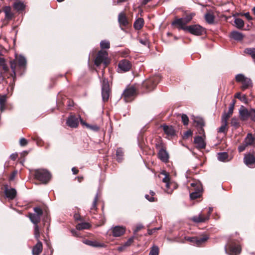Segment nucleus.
<instances>
[{"label": "nucleus", "mask_w": 255, "mask_h": 255, "mask_svg": "<svg viewBox=\"0 0 255 255\" xmlns=\"http://www.w3.org/2000/svg\"><path fill=\"white\" fill-rule=\"evenodd\" d=\"M235 103H236V100H233L232 101V103H231L230 105V107H229L228 113L225 112L223 114L222 117V120L228 122L229 119L233 115Z\"/></svg>", "instance_id": "nucleus-22"}, {"label": "nucleus", "mask_w": 255, "mask_h": 255, "mask_svg": "<svg viewBox=\"0 0 255 255\" xmlns=\"http://www.w3.org/2000/svg\"><path fill=\"white\" fill-rule=\"evenodd\" d=\"M111 93V90L108 80L104 78L102 85V95L103 102H106L108 101Z\"/></svg>", "instance_id": "nucleus-13"}, {"label": "nucleus", "mask_w": 255, "mask_h": 255, "mask_svg": "<svg viewBox=\"0 0 255 255\" xmlns=\"http://www.w3.org/2000/svg\"><path fill=\"white\" fill-rule=\"evenodd\" d=\"M138 93V88L135 85H128L124 91L122 98L127 103L131 102L134 100Z\"/></svg>", "instance_id": "nucleus-5"}, {"label": "nucleus", "mask_w": 255, "mask_h": 255, "mask_svg": "<svg viewBox=\"0 0 255 255\" xmlns=\"http://www.w3.org/2000/svg\"><path fill=\"white\" fill-rule=\"evenodd\" d=\"M0 67H1L3 70V72L0 73V83L2 82H5L7 83L5 74L8 73L9 69L6 63V60L4 58L0 57Z\"/></svg>", "instance_id": "nucleus-15"}, {"label": "nucleus", "mask_w": 255, "mask_h": 255, "mask_svg": "<svg viewBox=\"0 0 255 255\" xmlns=\"http://www.w3.org/2000/svg\"><path fill=\"white\" fill-rule=\"evenodd\" d=\"M74 219L76 221H82L83 219L80 215L78 214H75L74 215Z\"/></svg>", "instance_id": "nucleus-64"}, {"label": "nucleus", "mask_w": 255, "mask_h": 255, "mask_svg": "<svg viewBox=\"0 0 255 255\" xmlns=\"http://www.w3.org/2000/svg\"><path fill=\"white\" fill-rule=\"evenodd\" d=\"M91 227V225L87 222H83L79 223L76 226L77 230H82L85 229H89Z\"/></svg>", "instance_id": "nucleus-36"}, {"label": "nucleus", "mask_w": 255, "mask_h": 255, "mask_svg": "<svg viewBox=\"0 0 255 255\" xmlns=\"http://www.w3.org/2000/svg\"><path fill=\"white\" fill-rule=\"evenodd\" d=\"M250 110H248L244 106H241L239 109L240 119L242 121H247L250 118Z\"/></svg>", "instance_id": "nucleus-18"}, {"label": "nucleus", "mask_w": 255, "mask_h": 255, "mask_svg": "<svg viewBox=\"0 0 255 255\" xmlns=\"http://www.w3.org/2000/svg\"><path fill=\"white\" fill-rule=\"evenodd\" d=\"M206 21L209 24H213L215 21V15L212 12H208L204 16Z\"/></svg>", "instance_id": "nucleus-31"}, {"label": "nucleus", "mask_w": 255, "mask_h": 255, "mask_svg": "<svg viewBox=\"0 0 255 255\" xmlns=\"http://www.w3.org/2000/svg\"><path fill=\"white\" fill-rule=\"evenodd\" d=\"M161 80L159 75H155L145 80L142 83L141 88L146 92L153 91Z\"/></svg>", "instance_id": "nucleus-3"}, {"label": "nucleus", "mask_w": 255, "mask_h": 255, "mask_svg": "<svg viewBox=\"0 0 255 255\" xmlns=\"http://www.w3.org/2000/svg\"><path fill=\"white\" fill-rule=\"evenodd\" d=\"M203 127H198V131L200 134L202 135V136L205 137V130L203 128Z\"/></svg>", "instance_id": "nucleus-59"}, {"label": "nucleus", "mask_w": 255, "mask_h": 255, "mask_svg": "<svg viewBox=\"0 0 255 255\" xmlns=\"http://www.w3.org/2000/svg\"><path fill=\"white\" fill-rule=\"evenodd\" d=\"M244 53L250 56L253 60H255V48H247L245 49Z\"/></svg>", "instance_id": "nucleus-38"}, {"label": "nucleus", "mask_w": 255, "mask_h": 255, "mask_svg": "<svg viewBox=\"0 0 255 255\" xmlns=\"http://www.w3.org/2000/svg\"><path fill=\"white\" fill-rule=\"evenodd\" d=\"M144 23V21L142 18H138L133 23V27L136 30L141 29Z\"/></svg>", "instance_id": "nucleus-32"}, {"label": "nucleus", "mask_w": 255, "mask_h": 255, "mask_svg": "<svg viewBox=\"0 0 255 255\" xmlns=\"http://www.w3.org/2000/svg\"><path fill=\"white\" fill-rule=\"evenodd\" d=\"M234 23L235 24L236 26L238 29H242L245 25L244 20L242 19L239 18H235Z\"/></svg>", "instance_id": "nucleus-41"}, {"label": "nucleus", "mask_w": 255, "mask_h": 255, "mask_svg": "<svg viewBox=\"0 0 255 255\" xmlns=\"http://www.w3.org/2000/svg\"><path fill=\"white\" fill-rule=\"evenodd\" d=\"M126 232V228L123 226H117L113 228V236L115 237H121Z\"/></svg>", "instance_id": "nucleus-23"}, {"label": "nucleus", "mask_w": 255, "mask_h": 255, "mask_svg": "<svg viewBox=\"0 0 255 255\" xmlns=\"http://www.w3.org/2000/svg\"><path fill=\"white\" fill-rule=\"evenodd\" d=\"M194 143L196 144L198 149H204L206 147V143L202 136H197L194 138Z\"/></svg>", "instance_id": "nucleus-24"}, {"label": "nucleus", "mask_w": 255, "mask_h": 255, "mask_svg": "<svg viewBox=\"0 0 255 255\" xmlns=\"http://www.w3.org/2000/svg\"><path fill=\"white\" fill-rule=\"evenodd\" d=\"M10 20L11 19H8L5 17L2 20V24L1 27L6 25Z\"/></svg>", "instance_id": "nucleus-62"}, {"label": "nucleus", "mask_w": 255, "mask_h": 255, "mask_svg": "<svg viewBox=\"0 0 255 255\" xmlns=\"http://www.w3.org/2000/svg\"><path fill=\"white\" fill-rule=\"evenodd\" d=\"M3 11L5 13V17L8 19H12L14 14L11 11V8L9 6H5L3 7Z\"/></svg>", "instance_id": "nucleus-29"}, {"label": "nucleus", "mask_w": 255, "mask_h": 255, "mask_svg": "<svg viewBox=\"0 0 255 255\" xmlns=\"http://www.w3.org/2000/svg\"><path fill=\"white\" fill-rule=\"evenodd\" d=\"M34 178L42 184H47L50 181L51 176L50 172L44 169L34 170Z\"/></svg>", "instance_id": "nucleus-6"}, {"label": "nucleus", "mask_w": 255, "mask_h": 255, "mask_svg": "<svg viewBox=\"0 0 255 255\" xmlns=\"http://www.w3.org/2000/svg\"><path fill=\"white\" fill-rule=\"evenodd\" d=\"M240 100L246 104H248L249 103L248 99L247 98L246 95H242Z\"/></svg>", "instance_id": "nucleus-57"}, {"label": "nucleus", "mask_w": 255, "mask_h": 255, "mask_svg": "<svg viewBox=\"0 0 255 255\" xmlns=\"http://www.w3.org/2000/svg\"><path fill=\"white\" fill-rule=\"evenodd\" d=\"M231 125L232 126L236 128H237L240 127V123L238 118L233 117L231 121Z\"/></svg>", "instance_id": "nucleus-44"}, {"label": "nucleus", "mask_w": 255, "mask_h": 255, "mask_svg": "<svg viewBox=\"0 0 255 255\" xmlns=\"http://www.w3.org/2000/svg\"><path fill=\"white\" fill-rule=\"evenodd\" d=\"M194 123L196 124V127H202L205 126V122L202 118H197L194 120Z\"/></svg>", "instance_id": "nucleus-45"}, {"label": "nucleus", "mask_w": 255, "mask_h": 255, "mask_svg": "<svg viewBox=\"0 0 255 255\" xmlns=\"http://www.w3.org/2000/svg\"><path fill=\"white\" fill-rule=\"evenodd\" d=\"M86 127L93 129L94 131H98L99 129V127L97 125L91 126L89 124H86Z\"/></svg>", "instance_id": "nucleus-58"}, {"label": "nucleus", "mask_w": 255, "mask_h": 255, "mask_svg": "<svg viewBox=\"0 0 255 255\" xmlns=\"http://www.w3.org/2000/svg\"><path fill=\"white\" fill-rule=\"evenodd\" d=\"M183 30L196 36L202 35L206 33V29L199 24L188 25Z\"/></svg>", "instance_id": "nucleus-11"}, {"label": "nucleus", "mask_w": 255, "mask_h": 255, "mask_svg": "<svg viewBox=\"0 0 255 255\" xmlns=\"http://www.w3.org/2000/svg\"><path fill=\"white\" fill-rule=\"evenodd\" d=\"M108 53L105 50H100L95 59L94 64L97 66H99L102 63L104 64V68H105L109 64L108 60Z\"/></svg>", "instance_id": "nucleus-9"}, {"label": "nucleus", "mask_w": 255, "mask_h": 255, "mask_svg": "<svg viewBox=\"0 0 255 255\" xmlns=\"http://www.w3.org/2000/svg\"><path fill=\"white\" fill-rule=\"evenodd\" d=\"M212 212L213 208H209L207 213H205V211H203L198 216L192 217L191 218V220L196 223L205 222L209 219L210 215Z\"/></svg>", "instance_id": "nucleus-10"}, {"label": "nucleus", "mask_w": 255, "mask_h": 255, "mask_svg": "<svg viewBox=\"0 0 255 255\" xmlns=\"http://www.w3.org/2000/svg\"><path fill=\"white\" fill-rule=\"evenodd\" d=\"M230 36L234 39L237 41L242 40L244 37V35L237 31H233L230 34Z\"/></svg>", "instance_id": "nucleus-33"}, {"label": "nucleus", "mask_w": 255, "mask_h": 255, "mask_svg": "<svg viewBox=\"0 0 255 255\" xmlns=\"http://www.w3.org/2000/svg\"><path fill=\"white\" fill-rule=\"evenodd\" d=\"M242 251V248L239 244V241L233 239H230L228 244L225 246L226 253L230 255H238Z\"/></svg>", "instance_id": "nucleus-4"}, {"label": "nucleus", "mask_w": 255, "mask_h": 255, "mask_svg": "<svg viewBox=\"0 0 255 255\" xmlns=\"http://www.w3.org/2000/svg\"><path fill=\"white\" fill-rule=\"evenodd\" d=\"M250 118L255 122V109H251L250 110Z\"/></svg>", "instance_id": "nucleus-53"}, {"label": "nucleus", "mask_w": 255, "mask_h": 255, "mask_svg": "<svg viewBox=\"0 0 255 255\" xmlns=\"http://www.w3.org/2000/svg\"><path fill=\"white\" fill-rule=\"evenodd\" d=\"M222 125L218 128L219 132L226 133L228 131V122L222 120Z\"/></svg>", "instance_id": "nucleus-39"}, {"label": "nucleus", "mask_w": 255, "mask_h": 255, "mask_svg": "<svg viewBox=\"0 0 255 255\" xmlns=\"http://www.w3.org/2000/svg\"><path fill=\"white\" fill-rule=\"evenodd\" d=\"M6 101V96L2 95L0 96V111L2 112L6 108L5 103Z\"/></svg>", "instance_id": "nucleus-37"}, {"label": "nucleus", "mask_w": 255, "mask_h": 255, "mask_svg": "<svg viewBox=\"0 0 255 255\" xmlns=\"http://www.w3.org/2000/svg\"><path fill=\"white\" fill-rule=\"evenodd\" d=\"M79 118H80V117H77L75 115H71L68 118L66 124L71 128H77L79 125Z\"/></svg>", "instance_id": "nucleus-20"}, {"label": "nucleus", "mask_w": 255, "mask_h": 255, "mask_svg": "<svg viewBox=\"0 0 255 255\" xmlns=\"http://www.w3.org/2000/svg\"><path fill=\"white\" fill-rule=\"evenodd\" d=\"M13 8L17 11H22L24 9L25 5L20 1H16L13 3Z\"/></svg>", "instance_id": "nucleus-40"}, {"label": "nucleus", "mask_w": 255, "mask_h": 255, "mask_svg": "<svg viewBox=\"0 0 255 255\" xmlns=\"http://www.w3.org/2000/svg\"><path fill=\"white\" fill-rule=\"evenodd\" d=\"M143 228V227L142 226H138L136 227V228L134 230V231H133V234H134V236H136V233L138 232L139 231H140L142 228Z\"/></svg>", "instance_id": "nucleus-63"}, {"label": "nucleus", "mask_w": 255, "mask_h": 255, "mask_svg": "<svg viewBox=\"0 0 255 255\" xmlns=\"http://www.w3.org/2000/svg\"><path fill=\"white\" fill-rule=\"evenodd\" d=\"M182 122L183 125L186 126L189 123V118L188 116L185 114L181 115Z\"/></svg>", "instance_id": "nucleus-50"}, {"label": "nucleus", "mask_w": 255, "mask_h": 255, "mask_svg": "<svg viewBox=\"0 0 255 255\" xmlns=\"http://www.w3.org/2000/svg\"><path fill=\"white\" fill-rule=\"evenodd\" d=\"M244 162L248 166L250 167H255V156L251 153L246 154L244 157Z\"/></svg>", "instance_id": "nucleus-21"}, {"label": "nucleus", "mask_w": 255, "mask_h": 255, "mask_svg": "<svg viewBox=\"0 0 255 255\" xmlns=\"http://www.w3.org/2000/svg\"><path fill=\"white\" fill-rule=\"evenodd\" d=\"M132 67L131 63L127 59H123L119 61L118 67L121 72H126L130 70Z\"/></svg>", "instance_id": "nucleus-17"}, {"label": "nucleus", "mask_w": 255, "mask_h": 255, "mask_svg": "<svg viewBox=\"0 0 255 255\" xmlns=\"http://www.w3.org/2000/svg\"><path fill=\"white\" fill-rule=\"evenodd\" d=\"M193 132L191 130H188L184 132L183 135L184 139H187L189 137L192 135Z\"/></svg>", "instance_id": "nucleus-54"}, {"label": "nucleus", "mask_w": 255, "mask_h": 255, "mask_svg": "<svg viewBox=\"0 0 255 255\" xmlns=\"http://www.w3.org/2000/svg\"><path fill=\"white\" fill-rule=\"evenodd\" d=\"M19 143L21 146H24L27 144L28 141H27V139H26L25 138H21L20 139Z\"/></svg>", "instance_id": "nucleus-56"}, {"label": "nucleus", "mask_w": 255, "mask_h": 255, "mask_svg": "<svg viewBox=\"0 0 255 255\" xmlns=\"http://www.w3.org/2000/svg\"><path fill=\"white\" fill-rule=\"evenodd\" d=\"M240 15L242 16H245L246 18L249 20H253V17L250 15V12H248L246 13H240Z\"/></svg>", "instance_id": "nucleus-52"}, {"label": "nucleus", "mask_w": 255, "mask_h": 255, "mask_svg": "<svg viewBox=\"0 0 255 255\" xmlns=\"http://www.w3.org/2000/svg\"><path fill=\"white\" fill-rule=\"evenodd\" d=\"M208 239L209 237L206 235H201L198 237L186 238L187 241L197 246L202 245L203 244L205 243Z\"/></svg>", "instance_id": "nucleus-14"}, {"label": "nucleus", "mask_w": 255, "mask_h": 255, "mask_svg": "<svg viewBox=\"0 0 255 255\" xmlns=\"http://www.w3.org/2000/svg\"><path fill=\"white\" fill-rule=\"evenodd\" d=\"M17 174V171L16 170H14L13 171H12L9 176V181H13L14 179Z\"/></svg>", "instance_id": "nucleus-55"}, {"label": "nucleus", "mask_w": 255, "mask_h": 255, "mask_svg": "<svg viewBox=\"0 0 255 255\" xmlns=\"http://www.w3.org/2000/svg\"><path fill=\"white\" fill-rule=\"evenodd\" d=\"M145 197L150 202H154L157 200L154 197H151L149 195H145Z\"/></svg>", "instance_id": "nucleus-60"}, {"label": "nucleus", "mask_w": 255, "mask_h": 255, "mask_svg": "<svg viewBox=\"0 0 255 255\" xmlns=\"http://www.w3.org/2000/svg\"><path fill=\"white\" fill-rule=\"evenodd\" d=\"M185 16L182 18H178L175 17L174 20L171 22V26L174 28H177L178 30H184L187 25L193 19V17L195 15V13H187L185 12L184 14Z\"/></svg>", "instance_id": "nucleus-2"}, {"label": "nucleus", "mask_w": 255, "mask_h": 255, "mask_svg": "<svg viewBox=\"0 0 255 255\" xmlns=\"http://www.w3.org/2000/svg\"><path fill=\"white\" fill-rule=\"evenodd\" d=\"M99 200L98 195L96 194L95 196L93 202L92 203V206L90 208V212L91 214H96L98 210V208L97 207V202Z\"/></svg>", "instance_id": "nucleus-30"}, {"label": "nucleus", "mask_w": 255, "mask_h": 255, "mask_svg": "<svg viewBox=\"0 0 255 255\" xmlns=\"http://www.w3.org/2000/svg\"><path fill=\"white\" fill-rule=\"evenodd\" d=\"M9 64L11 70V72L9 73L7 78L10 77L12 78V82L9 85L13 86L15 84L16 80V73L21 75L26 70V60L24 56L22 55H16L14 59H10Z\"/></svg>", "instance_id": "nucleus-1"}, {"label": "nucleus", "mask_w": 255, "mask_h": 255, "mask_svg": "<svg viewBox=\"0 0 255 255\" xmlns=\"http://www.w3.org/2000/svg\"><path fill=\"white\" fill-rule=\"evenodd\" d=\"M135 239H137V236H133L132 237L130 238L124 244V247H129L130 246L132 243L133 242V240Z\"/></svg>", "instance_id": "nucleus-48"}, {"label": "nucleus", "mask_w": 255, "mask_h": 255, "mask_svg": "<svg viewBox=\"0 0 255 255\" xmlns=\"http://www.w3.org/2000/svg\"><path fill=\"white\" fill-rule=\"evenodd\" d=\"M191 188L190 189V197L192 200L198 199L202 196L203 188L200 182L195 181L191 183Z\"/></svg>", "instance_id": "nucleus-7"}, {"label": "nucleus", "mask_w": 255, "mask_h": 255, "mask_svg": "<svg viewBox=\"0 0 255 255\" xmlns=\"http://www.w3.org/2000/svg\"><path fill=\"white\" fill-rule=\"evenodd\" d=\"M110 46V43L109 41L102 40L100 42V47L102 49H109Z\"/></svg>", "instance_id": "nucleus-46"}, {"label": "nucleus", "mask_w": 255, "mask_h": 255, "mask_svg": "<svg viewBox=\"0 0 255 255\" xmlns=\"http://www.w3.org/2000/svg\"><path fill=\"white\" fill-rule=\"evenodd\" d=\"M118 21L122 29H124L123 27H127L129 24V22L125 12L119 13Z\"/></svg>", "instance_id": "nucleus-19"}, {"label": "nucleus", "mask_w": 255, "mask_h": 255, "mask_svg": "<svg viewBox=\"0 0 255 255\" xmlns=\"http://www.w3.org/2000/svg\"><path fill=\"white\" fill-rule=\"evenodd\" d=\"M159 250L158 247L153 246L149 252V255H158Z\"/></svg>", "instance_id": "nucleus-47"}, {"label": "nucleus", "mask_w": 255, "mask_h": 255, "mask_svg": "<svg viewBox=\"0 0 255 255\" xmlns=\"http://www.w3.org/2000/svg\"><path fill=\"white\" fill-rule=\"evenodd\" d=\"M155 146L158 151H162L166 149L165 144L163 142L160 137L156 140Z\"/></svg>", "instance_id": "nucleus-34"}, {"label": "nucleus", "mask_w": 255, "mask_h": 255, "mask_svg": "<svg viewBox=\"0 0 255 255\" xmlns=\"http://www.w3.org/2000/svg\"><path fill=\"white\" fill-rule=\"evenodd\" d=\"M33 210L35 213V215L40 216V217L43 214V210L42 209L39 207H36L33 208Z\"/></svg>", "instance_id": "nucleus-49"}, {"label": "nucleus", "mask_w": 255, "mask_h": 255, "mask_svg": "<svg viewBox=\"0 0 255 255\" xmlns=\"http://www.w3.org/2000/svg\"><path fill=\"white\" fill-rule=\"evenodd\" d=\"M248 146L246 143L243 141V142L238 147V151L239 152L244 151L246 148Z\"/></svg>", "instance_id": "nucleus-51"}, {"label": "nucleus", "mask_w": 255, "mask_h": 255, "mask_svg": "<svg viewBox=\"0 0 255 255\" xmlns=\"http://www.w3.org/2000/svg\"><path fill=\"white\" fill-rule=\"evenodd\" d=\"M158 158L162 162L167 163L169 161V155L166 149L162 151H158Z\"/></svg>", "instance_id": "nucleus-26"}, {"label": "nucleus", "mask_w": 255, "mask_h": 255, "mask_svg": "<svg viewBox=\"0 0 255 255\" xmlns=\"http://www.w3.org/2000/svg\"><path fill=\"white\" fill-rule=\"evenodd\" d=\"M244 141L248 146H255V135L251 133H248Z\"/></svg>", "instance_id": "nucleus-25"}, {"label": "nucleus", "mask_w": 255, "mask_h": 255, "mask_svg": "<svg viewBox=\"0 0 255 255\" xmlns=\"http://www.w3.org/2000/svg\"><path fill=\"white\" fill-rule=\"evenodd\" d=\"M163 130L165 133L168 136H173L176 134L175 130L174 128L170 126L163 125L162 126Z\"/></svg>", "instance_id": "nucleus-27"}, {"label": "nucleus", "mask_w": 255, "mask_h": 255, "mask_svg": "<svg viewBox=\"0 0 255 255\" xmlns=\"http://www.w3.org/2000/svg\"><path fill=\"white\" fill-rule=\"evenodd\" d=\"M28 217L31 222L34 224V235L36 240L40 238L39 227L38 224L40 222L41 217L34 213H29Z\"/></svg>", "instance_id": "nucleus-12"}, {"label": "nucleus", "mask_w": 255, "mask_h": 255, "mask_svg": "<svg viewBox=\"0 0 255 255\" xmlns=\"http://www.w3.org/2000/svg\"><path fill=\"white\" fill-rule=\"evenodd\" d=\"M3 190L5 197L10 200L15 199L17 195L16 190L13 188H9L7 184L3 185Z\"/></svg>", "instance_id": "nucleus-16"}, {"label": "nucleus", "mask_w": 255, "mask_h": 255, "mask_svg": "<svg viewBox=\"0 0 255 255\" xmlns=\"http://www.w3.org/2000/svg\"><path fill=\"white\" fill-rule=\"evenodd\" d=\"M33 140L36 141L37 144L38 145H42L43 143L42 140L41 139H40L38 137H34Z\"/></svg>", "instance_id": "nucleus-61"}, {"label": "nucleus", "mask_w": 255, "mask_h": 255, "mask_svg": "<svg viewBox=\"0 0 255 255\" xmlns=\"http://www.w3.org/2000/svg\"><path fill=\"white\" fill-rule=\"evenodd\" d=\"M124 153L122 148H118L116 151V160L118 162H121L124 159Z\"/></svg>", "instance_id": "nucleus-35"}, {"label": "nucleus", "mask_w": 255, "mask_h": 255, "mask_svg": "<svg viewBox=\"0 0 255 255\" xmlns=\"http://www.w3.org/2000/svg\"><path fill=\"white\" fill-rule=\"evenodd\" d=\"M235 79L237 82L241 83V89L245 91L246 89L252 88L253 86L252 81L250 78H247L242 74H239L236 76Z\"/></svg>", "instance_id": "nucleus-8"}, {"label": "nucleus", "mask_w": 255, "mask_h": 255, "mask_svg": "<svg viewBox=\"0 0 255 255\" xmlns=\"http://www.w3.org/2000/svg\"><path fill=\"white\" fill-rule=\"evenodd\" d=\"M228 154L227 152H220L218 154V159L221 161L225 162L228 161Z\"/></svg>", "instance_id": "nucleus-42"}, {"label": "nucleus", "mask_w": 255, "mask_h": 255, "mask_svg": "<svg viewBox=\"0 0 255 255\" xmlns=\"http://www.w3.org/2000/svg\"><path fill=\"white\" fill-rule=\"evenodd\" d=\"M86 244L89 246L94 247H104L103 244H101L97 241H92L90 240H87L86 241Z\"/></svg>", "instance_id": "nucleus-43"}, {"label": "nucleus", "mask_w": 255, "mask_h": 255, "mask_svg": "<svg viewBox=\"0 0 255 255\" xmlns=\"http://www.w3.org/2000/svg\"><path fill=\"white\" fill-rule=\"evenodd\" d=\"M37 241V243L33 247L32 253L33 255H39L42 251V244L39 241V238Z\"/></svg>", "instance_id": "nucleus-28"}]
</instances>
